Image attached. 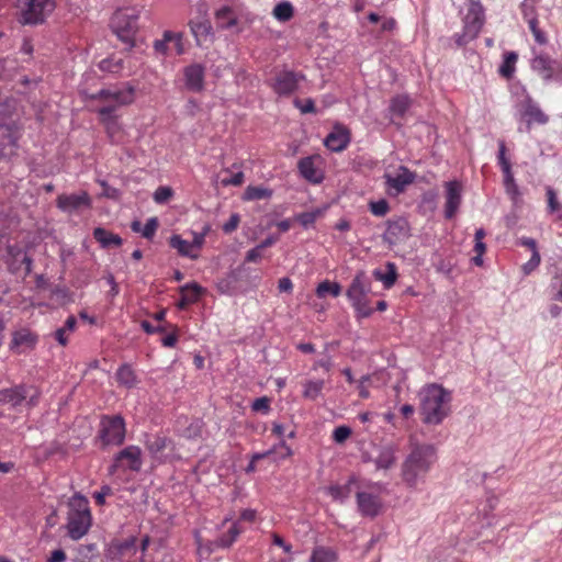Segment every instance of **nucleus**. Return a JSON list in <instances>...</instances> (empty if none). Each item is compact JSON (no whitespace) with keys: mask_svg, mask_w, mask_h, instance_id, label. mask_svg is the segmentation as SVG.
Returning <instances> with one entry per match:
<instances>
[{"mask_svg":"<svg viewBox=\"0 0 562 562\" xmlns=\"http://www.w3.org/2000/svg\"><path fill=\"white\" fill-rule=\"evenodd\" d=\"M436 459V448L432 445H413L401 469L405 484L409 487H416L420 482H424Z\"/></svg>","mask_w":562,"mask_h":562,"instance_id":"1","label":"nucleus"},{"mask_svg":"<svg viewBox=\"0 0 562 562\" xmlns=\"http://www.w3.org/2000/svg\"><path fill=\"white\" fill-rule=\"evenodd\" d=\"M422 420L428 425H439L449 414L450 393L441 385L429 384L418 392Z\"/></svg>","mask_w":562,"mask_h":562,"instance_id":"2","label":"nucleus"},{"mask_svg":"<svg viewBox=\"0 0 562 562\" xmlns=\"http://www.w3.org/2000/svg\"><path fill=\"white\" fill-rule=\"evenodd\" d=\"M92 99L101 101V105L97 110L100 120H109V117L119 116L117 110L121 106L128 105L134 101V88L127 86L122 89H101L92 95Z\"/></svg>","mask_w":562,"mask_h":562,"instance_id":"3","label":"nucleus"},{"mask_svg":"<svg viewBox=\"0 0 562 562\" xmlns=\"http://www.w3.org/2000/svg\"><path fill=\"white\" fill-rule=\"evenodd\" d=\"M140 12L139 7H126L115 11L111 19L110 25L113 33L130 48L134 46Z\"/></svg>","mask_w":562,"mask_h":562,"instance_id":"4","label":"nucleus"},{"mask_svg":"<svg viewBox=\"0 0 562 562\" xmlns=\"http://www.w3.org/2000/svg\"><path fill=\"white\" fill-rule=\"evenodd\" d=\"M92 522L88 501L76 495L69 502L67 530L72 540L81 539L89 531Z\"/></svg>","mask_w":562,"mask_h":562,"instance_id":"5","label":"nucleus"},{"mask_svg":"<svg viewBox=\"0 0 562 562\" xmlns=\"http://www.w3.org/2000/svg\"><path fill=\"white\" fill-rule=\"evenodd\" d=\"M465 10L462 34H456L454 40L458 46H463L474 40L484 24V9L479 0H462Z\"/></svg>","mask_w":562,"mask_h":562,"instance_id":"6","label":"nucleus"},{"mask_svg":"<svg viewBox=\"0 0 562 562\" xmlns=\"http://www.w3.org/2000/svg\"><path fill=\"white\" fill-rule=\"evenodd\" d=\"M19 22L23 25H41L56 8L55 0H16Z\"/></svg>","mask_w":562,"mask_h":562,"instance_id":"7","label":"nucleus"},{"mask_svg":"<svg viewBox=\"0 0 562 562\" xmlns=\"http://www.w3.org/2000/svg\"><path fill=\"white\" fill-rule=\"evenodd\" d=\"M370 289L371 282L369 278L363 271H360L356 274L346 292V295L351 302V305L355 308L358 317H369L373 313V310L369 305L367 297Z\"/></svg>","mask_w":562,"mask_h":562,"instance_id":"8","label":"nucleus"},{"mask_svg":"<svg viewBox=\"0 0 562 562\" xmlns=\"http://www.w3.org/2000/svg\"><path fill=\"white\" fill-rule=\"evenodd\" d=\"M40 392L32 385L16 384L11 387L0 389V405H10L16 408L24 402L29 408L37 405Z\"/></svg>","mask_w":562,"mask_h":562,"instance_id":"9","label":"nucleus"},{"mask_svg":"<svg viewBox=\"0 0 562 562\" xmlns=\"http://www.w3.org/2000/svg\"><path fill=\"white\" fill-rule=\"evenodd\" d=\"M125 422L121 415L102 416L98 437L103 446H121L125 440Z\"/></svg>","mask_w":562,"mask_h":562,"instance_id":"10","label":"nucleus"},{"mask_svg":"<svg viewBox=\"0 0 562 562\" xmlns=\"http://www.w3.org/2000/svg\"><path fill=\"white\" fill-rule=\"evenodd\" d=\"M137 551V539L132 536L112 540L105 549V557L112 562H146L143 557L133 560Z\"/></svg>","mask_w":562,"mask_h":562,"instance_id":"11","label":"nucleus"},{"mask_svg":"<svg viewBox=\"0 0 562 562\" xmlns=\"http://www.w3.org/2000/svg\"><path fill=\"white\" fill-rule=\"evenodd\" d=\"M531 68L546 81L555 80L562 82V65L547 55L535 56Z\"/></svg>","mask_w":562,"mask_h":562,"instance_id":"12","label":"nucleus"},{"mask_svg":"<svg viewBox=\"0 0 562 562\" xmlns=\"http://www.w3.org/2000/svg\"><path fill=\"white\" fill-rule=\"evenodd\" d=\"M411 236L409 223L404 217L390 218L386 222V229L383 240L389 245H396L405 241Z\"/></svg>","mask_w":562,"mask_h":562,"instance_id":"13","label":"nucleus"},{"mask_svg":"<svg viewBox=\"0 0 562 562\" xmlns=\"http://www.w3.org/2000/svg\"><path fill=\"white\" fill-rule=\"evenodd\" d=\"M303 79L304 76L301 74L283 70L276 75L271 87L279 95H290L297 89L299 82Z\"/></svg>","mask_w":562,"mask_h":562,"instance_id":"14","label":"nucleus"},{"mask_svg":"<svg viewBox=\"0 0 562 562\" xmlns=\"http://www.w3.org/2000/svg\"><path fill=\"white\" fill-rule=\"evenodd\" d=\"M146 447L150 456L159 462H165L175 449L172 440L165 436H148Z\"/></svg>","mask_w":562,"mask_h":562,"instance_id":"15","label":"nucleus"},{"mask_svg":"<svg viewBox=\"0 0 562 562\" xmlns=\"http://www.w3.org/2000/svg\"><path fill=\"white\" fill-rule=\"evenodd\" d=\"M57 207L66 213H74L81 209H89L91 206V199L87 192L60 194L57 200Z\"/></svg>","mask_w":562,"mask_h":562,"instance_id":"16","label":"nucleus"},{"mask_svg":"<svg viewBox=\"0 0 562 562\" xmlns=\"http://www.w3.org/2000/svg\"><path fill=\"white\" fill-rule=\"evenodd\" d=\"M140 449L136 446H128L125 449L121 450L114 463L110 468V472L114 473L120 467L126 462V468L132 471H139L142 468V459H140Z\"/></svg>","mask_w":562,"mask_h":562,"instance_id":"17","label":"nucleus"},{"mask_svg":"<svg viewBox=\"0 0 562 562\" xmlns=\"http://www.w3.org/2000/svg\"><path fill=\"white\" fill-rule=\"evenodd\" d=\"M38 337L36 334L31 331L27 328H21L12 334V339L10 342V349L16 353H22L27 350H32L35 348L37 344Z\"/></svg>","mask_w":562,"mask_h":562,"instance_id":"18","label":"nucleus"},{"mask_svg":"<svg viewBox=\"0 0 562 562\" xmlns=\"http://www.w3.org/2000/svg\"><path fill=\"white\" fill-rule=\"evenodd\" d=\"M357 504L361 515L371 518L378 516L382 507L380 497L367 492L357 493Z\"/></svg>","mask_w":562,"mask_h":562,"instance_id":"19","label":"nucleus"},{"mask_svg":"<svg viewBox=\"0 0 562 562\" xmlns=\"http://www.w3.org/2000/svg\"><path fill=\"white\" fill-rule=\"evenodd\" d=\"M461 186L457 181L446 183L445 216L452 218L461 204Z\"/></svg>","mask_w":562,"mask_h":562,"instance_id":"20","label":"nucleus"},{"mask_svg":"<svg viewBox=\"0 0 562 562\" xmlns=\"http://www.w3.org/2000/svg\"><path fill=\"white\" fill-rule=\"evenodd\" d=\"M385 183L390 190L394 191V194H398L405 190V188L414 181V175L407 168L401 167L395 176L385 175Z\"/></svg>","mask_w":562,"mask_h":562,"instance_id":"21","label":"nucleus"},{"mask_svg":"<svg viewBox=\"0 0 562 562\" xmlns=\"http://www.w3.org/2000/svg\"><path fill=\"white\" fill-rule=\"evenodd\" d=\"M186 87L194 92H199L204 87V68L200 64H193L184 69Z\"/></svg>","mask_w":562,"mask_h":562,"instance_id":"22","label":"nucleus"},{"mask_svg":"<svg viewBox=\"0 0 562 562\" xmlns=\"http://www.w3.org/2000/svg\"><path fill=\"white\" fill-rule=\"evenodd\" d=\"M521 115L526 119L528 125L532 122L544 124L548 122V116L541 111L536 102L531 98H526L521 104Z\"/></svg>","mask_w":562,"mask_h":562,"instance_id":"23","label":"nucleus"},{"mask_svg":"<svg viewBox=\"0 0 562 562\" xmlns=\"http://www.w3.org/2000/svg\"><path fill=\"white\" fill-rule=\"evenodd\" d=\"M349 142V133L344 128H339L329 133L325 138L324 144L329 150L339 153L348 146Z\"/></svg>","mask_w":562,"mask_h":562,"instance_id":"24","label":"nucleus"},{"mask_svg":"<svg viewBox=\"0 0 562 562\" xmlns=\"http://www.w3.org/2000/svg\"><path fill=\"white\" fill-rule=\"evenodd\" d=\"M189 26L191 33L196 40L198 45H201L205 42L211 35L212 25L211 22L206 18L191 20L189 22Z\"/></svg>","mask_w":562,"mask_h":562,"instance_id":"25","label":"nucleus"},{"mask_svg":"<svg viewBox=\"0 0 562 562\" xmlns=\"http://www.w3.org/2000/svg\"><path fill=\"white\" fill-rule=\"evenodd\" d=\"M93 238L100 244L102 248L120 247L123 244V239L111 233L103 227H97L93 229Z\"/></svg>","mask_w":562,"mask_h":562,"instance_id":"26","label":"nucleus"},{"mask_svg":"<svg viewBox=\"0 0 562 562\" xmlns=\"http://www.w3.org/2000/svg\"><path fill=\"white\" fill-rule=\"evenodd\" d=\"M4 119H5V106L3 103L0 102V130H4L3 134L8 135V142L5 144H3L1 147V155L3 157H11L15 154V149L18 147L16 138L12 136L9 127L4 126Z\"/></svg>","mask_w":562,"mask_h":562,"instance_id":"27","label":"nucleus"},{"mask_svg":"<svg viewBox=\"0 0 562 562\" xmlns=\"http://www.w3.org/2000/svg\"><path fill=\"white\" fill-rule=\"evenodd\" d=\"M396 462V448L394 446H385L381 448L378 457L374 459L376 469L389 470Z\"/></svg>","mask_w":562,"mask_h":562,"instance_id":"28","label":"nucleus"},{"mask_svg":"<svg viewBox=\"0 0 562 562\" xmlns=\"http://www.w3.org/2000/svg\"><path fill=\"white\" fill-rule=\"evenodd\" d=\"M299 170L303 178L306 180L313 182V183H319L322 181V176L317 168L314 165V160L312 157H305L302 158L299 161Z\"/></svg>","mask_w":562,"mask_h":562,"instance_id":"29","label":"nucleus"},{"mask_svg":"<svg viewBox=\"0 0 562 562\" xmlns=\"http://www.w3.org/2000/svg\"><path fill=\"white\" fill-rule=\"evenodd\" d=\"M169 245L177 249L180 256L189 257L191 259L198 258V255L192 252L193 247L191 241L182 239L179 235H172L169 239Z\"/></svg>","mask_w":562,"mask_h":562,"instance_id":"30","label":"nucleus"},{"mask_svg":"<svg viewBox=\"0 0 562 562\" xmlns=\"http://www.w3.org/2000/svg\"><path fill=\"white\" fill-rule=\"evenodd\" d=\"M547 210L548 213L557 216L558 220L562 218V203L558 200L557 192L553 188L547 187Z\"/></svg>","mask_w":562,"mask_h":562,"instance_id":"31","label":"nucleus"},{"mask_svg":"<svg viewBox=\"0 0 562 562\" xmlns=\"http://www.w3.org/2000/svg\"><path fill=\"white\" fill-rule=\"evenodd\" d=\"M216 23L222 29H228L236 24V16L229 7H223L215 12Z\"/></svg>","mask_w":562,"mask_h":562,"instance_id":"32","label":"nucleus"},{"mask_svg":"<svg viewBox=\"0 0 562 562\" xmlns=\"http://www.w3.org/2000/svg\"><path fill=\"white\" fill-rule=\"evenodd\" d=\"M324 380H308L303 384V396L307 400L315 401L324 389Z\"/></svg>","mask_w":562,"mask_h":562,"instance_id":"33","label":"nucleus"},{"mask_svg":"<svg viewBox=\"0 0 562 562\" xmlns=\"http://www.w3.org/2000/svg\"><path fill=\"white\" fill-rule=\"evenodd\" d=\"M411 106V99L407 95H396L391 100L390 112L395 116H403Z\"/></svg>","mask_w":562,"mask_h":562,"instance_id":"34","label":"nucleus"},{"mask_svg":"<svg viewBox=\"0 0 562 562\" xmlns=\"http://www.w3.org/2000/svg\"><path fill=\"white\" fill-rule=\"evenodd\" d=\"M97 554V546L94 543L91 544H80L77 548V552L72 562H93V558Z\"/></svg>","mask_w":562,"mask_h":562,"instance_id":"35","label":"nucleus"},{"mask_svg":"<svg viewBox=\"0 0 562 562\" xmlns=\"http://www.w3.org/2000/svg\"><path fill=\"white\" fill-rule=\"evenodd\" d=\"M374 276L378 280L382 281L386 289H390L396 281L397 272L396 267L392 262H387L386 272H381L379 270L374 271Z\"/></svg>","mask_w":562,"mask_h":562,"instance_id":"36","label":"nucleus"},{"mask_svg":"<svg viewBox=\"0 0 562 562\" xmlns=\"http://www.w3.org/2000/svg\"><path fill=\"white\" fill-rule=\"evenodd\" d=\"M116 379L120 384L126 387H132L136 384V375L133 369L127 364H123L119 368Z\"/></svg>","mask_w":562,"mask_h":562,"instance_id":"37","label":"nucleus"},{"mask_svg":"<svg viewBox=\"0 0 562 562\" xmlns=\"http://www.w3.org/2000/svg\"><path fill=\"white\" fill-rule=\"evenodd\" d=\"M341 293V286L337 282H330L328 280H325L321 282L316 288V295L318 297H324L327 294L333 295L334 297L339 296Z\"/></svg>","mask_w":562,"mask_h":562,"instance_id":"38","label":"nucleus"},{"mask_svg":"<svg viewBox=\"0 0 562 562\" xmlns=\"http://www.w3.org/2000/svg\"><path fill=\"white\" fill-rule=\"evenodd\" d=\"M293 14V5L288 1L278 3L273 9V16L280 22H286L291 20Z\"/></svg>","mask_w":562,"mask_h":562,"instance_id":"39","label":"nucleus"},{"mask_svg":"<svg viewBox=\"0 0 562 562\" xmlns=\"http://www.w3.org/2000/svg\"><path fill=\"white\" fill-rule=\"evenodd\" d=\"M241 532V529L239 527V525L237 522L233 524L229 529L227 530V532L223 533L218 540H217V543L220 547H223V548H228L231 547L235 540L237 539V537L240 535Z\"/></svg>","mask_w":562,"mask_h":562,"instance_id":"40","label":"nucleus"},{"mask_svg":"<svg viewBox=\"0 0 562 562\" xmlns=\"http://www.w3.org/2000/svg\"><path fill=\"white\" fill-rule=\"evenodd\" d=\"M337 555L335 551L328 548H316L310 559V562H336Z\"/></svg>","mask_w":562,"mask_h":562,"instance_id":"41","label":"nucleus"},{"mask_svg":"<svg viewBox=\"0 0 562 562\" xmlns=\"http://www.w3.org/2000/svg\"><path fill=\"white\" fill-rule=\"evenodd\" d=\"M351 484H352V481H349L345 485H333L328 488V494L333 497V499L342 503L351 494Z\"/></svg>","mask_w":562,"mask_h":562,"instance_id":"42","label":"nucleus"},{"mask_svg":"<svg viewBox=\"0 0 562 562\" xmlns=\"http://www.w3.org/2000/svg\"><path fill=\"white\" fill-rule=\"evenodd\" d=\"M272 195V191L262 187L249 186L244 192V200L254 201L268 199Z\"/></svg>","mask_w":562,"mask_h":562,"instance_id":"43","label":"nucleus"},{"mask_svg":"<svg viewBox=\"0 0 562 562\" xmlns=\"http://www.w3.org/2000/svg\"><path fill=\"white\" fill-rule=\"evenodd\" d=\"M517 54L508 52L504 56V61L499 67V74L505 78H510L515 71V63L517 61Z\"/></svg>","mask_w":562,"mask_h":562,"instance_id":"44","label":"nucleus"},{"mask_svg":"<svg viewBox=\"0 0 562 562\" xmlns=\"http://www.w3.org/2000/svg\"><path fill=\"white\" fill-rule=\"evenodd\" d=\"M202 291H203V289L198 283L193 282V283H188V284L181 286L180 295L186 297L187 301H189L191 303H195L199 300Z\"/></svg>","mask_w":562,"mask_h":562,"instance_id":"45","label":"nucleus"},{"mask_svg":"<svg viewBox=\"0 0 562 562\" xmlns=\"http://www.w3.org/2000/svg\"><path fill=\"white\" fill-rule=\"evenodd\" d=\"M166 40H170V44H172V48L176 50L177 55L184 54V45H183V35L182 33H175L171 31H165Z\"/></svg>","mask_w":562,"mask_h":562,"instance_id":"46","label":"nucleus"},{"mask_svg":"<svg viewBox=\"0 0 562 562\" xmlns=\"http://www.w3.org/2000/svg\"><path fill=\"white\" fill-rule=\"evenodd\" d=\"M540 261H541V257H540L538 249H533V251H531L530 259L521 267L524 274L528 276L532 271H535L538 268V266L540 265Z\"/></svg>","mask_w":562,"mask_h":562,"instance_id":"47","label":"nucleus"},{"mask_svg":"<svg viewBox=\"0 0 562 562\" xmlns=\"http://www.w3.org/2000/svg\"><path fill=\"white\" fill-rule=\"evenodd\" d=\"M528 25H529V29L531 31V33L533 34V37H535V41L537 43H539L540 45H543L547 43V36L546 34L538 27V20L536 16H531L529 20H528Z\"/></svg>","mask_w":562,"mask_h":562,"instance_id":"48","label":"nucleus"},{"mask_svg":"<svg viewBox=\"0 0 562 562\" xmlns=\"http://www.w3.org/2000/svg\"><path fill=\"white\" fill-rule=\"evenodd\" d=\"M122 59L115 60L113 58H106L100 61L99 67L103 71L117 72L122 69Z\"/></svg>","mask_w":562,"mask_h":562,"instance_id":"49","label":"nucleus"},{"mask_svg":"<svg viewBox=\"0 0 562 562\" xmlns=\"http://www.w3.org/2000/svg\"><path fill=\"white\" fill-rule=\"evenodd\" d=\"M389 203L383 199L370 203V211L375 216H384L389 212Z\"/></svg>","mask_w":562,"mask_h":562,"instance_id":"50","label":"nucleus"},{"mask_svg":"<svg viewBox=\"0 0 562 562\" xmlns=\"http://www.w3.org/2000/svg\"><path fill=\"white\" fill-rule=\"evenodd\" d=\"M158 225L159 224H158L157 217L148 218L146 224L143 227L142 236L147 238V239H150L155 235V233H156V231L158 228Z\"/></svg>","mask_w":562,"mask_h":562,"instance_id":"51","label":"nucleus"},{"mask_svg":"<svg viewBox=\"0 0 562 562\" xmlns=\"http://www.w3.org/2000/svg\"><path fill=\"white\" fill-rule=\"evenodd\" d=\"M172 190L169 187H159L154 193V200L156 203L162 204L172 196Z\"/></svg>","mask_w":562,"mask_h":562,"instance_id":"52","label":"nucleus"},{"mask_svg":"<svg viewBox=\"0 0 562 562\" xmlns=\"http://www.w3.org/2000/svg\"><path fill=\"white\" fill-rule=\"evenodd\" d=\"M351 435V429L350 427L348 426H339L337 428H335L334 432H333V439L337 442V443H342L344 441H346Z\"/></svg>","mask_w":562,"mask_h":562,"instance_id":"53","label":"nucleus"},{"mask_svg":"<svg viewBox=\"0 0 562 562\" xmlns=\"http://www.w3.org/2000/svg\"><path fill=\"white\" fill-rule=\"evenodd\" d=\"M117 117L119 116H113L109 117V120H100V122L105 126V130L111 138H114L115 133H117L120 130Z\"/></svg>","mask_w":562,"mask_h":562,"instance_id":"54","label":"nucleus"},{"mask_svg":"<svg viewBox=\"0 0 562 562\" xmlns=\"http://www.w3.org/2000/svg\"><path fill=\"white\" fill-rule=\"evenodd\" d=\"M251 408L255 412L267 414L270 409V401L266 396L258 397L252 402Z\"/></svg>","mask_w":562,"mask_h":562,"instance_id":"55","label":"nucleus"},{"mask_svg":"<svg viewBox=\"0 0 562 562\" xmlns=\"http://www.w3.org/2000/svg\"><path fill=\"white\" fill-rule=\"evenodd\" d=\"M113 494L112 488L109 485H103L100 491L93 493V498L97 505L102 506L105 504V497Z\"/></svg>","mask_w":562,"mask_h":562,"instance_id":"56","label":"nucleus"},{"mask_svg":"<svg viewBox=\"0 0 562 562\" xmlns=\"http://www.w3.org/2000/svg\"><path fill=\"white\" fill-rule=\"evenodd\" d=\"M318 212H304L297 215V221L303 227H308L317 218Z\"/></svg>","mask_w":562,"mask_h":562,"instance_id":"57","label":"nucleus"},{"mask_svg":"<svg viewBox=\"0 0 562 562\" xmlns=\"http://www.w3.org/2000/svg\"><path fill=\"white\" fill-rule=\"evenodd\" d=\"M244 180H245L244 172L238 171L235 175H233L231 178L222 179V184L224 187H228V186L238 187L244 183Z\"/></svg>","mask_w":562,"mask_h":562,"instance_id":"58","label":"nucleus"},{"mask_svg":"<svg viewBox=\"0 0 562 562\" xmlns=\"http://www.w3.org/2000/svg\"><path fill=\"white\" fill-rule=\"evenodd\" d=\"M240 222V216L237 213L231 215L229 220L223 225V231L226 234H231L237 229Z\"/></svg>","mask_w":562,"mask_h":562,"instance_id":"59","label":"nucleus"},{"mask_svg":"<svg viewBox=\"0 0 562 562\" xmlns=\"http://www.w3.org/2000/svg\"><path fill=\"white\" fill-rule=\"evenodd\" d=\"M486 250V246L483 241H475V245H474V251L476 252V256H474L472 258V262L475 265V266H482L483 265V254L485 252Z\"/></svg>","mask_w":562,"mask_h":562,"instance_id":"60","label":"nucleus"},{"mask_svg":"<svg viewBox=\"0 0 562 562\" xmlns=\"http://www.w3.org/2000/svg\"><path fill=\"white\" fill-rule=\"evenodd\" d=\"M535 5H536V0H525L521 3V11H522L524 18L527 22L531 16H536Z\"/></svg>","mask_w":562,"mask_h":562,"instance_id":"61","label":"nucleus"},{"mask_svg":"<svg viewBox=\"0 0 562 562\" xmlns=\"http://www.w3.org/2000/svg\"><path fill=\"white\" fill-rule=\"evenodd\" d=\"M294 104L301 110L302 113H314L316 111L314 101L312 99H306L304 103L301 100L295 99Z\"/></svg>","mask_w":562,"mask_h":562,"instance_id":"62","label":"nucleus"},{"mask_svg":"<svg viewBox=\"0 0 562 562\" xmlns=\"http://www.w3.org/2000/svg\"><path fill=\"white\" fill-rule=\"evenodd\" d=\"M71 333H68V330L63 326L57 328L54 331V338L58 341L59 345L66 346L68 344V339Z\"/></svg>","mask_w":562,"mask_h":562,"instance_id":"63","label":"nucleus"},{"mask_svg":"<svg viewBox=\"0 0 562 562\" xmlns=\"http://www.w3.org/2000/svg\"><path fill=\"white\" fill-rule=\"evenodd\" d=\"M169 44H170V40H166L165 33H164L161 40L155 41L154 48H155L156 53L161 54V55H167L168 50H169Z\"/></svg>","mask_w":562,"mask_h":562,"instance_id":"64","label":"nucleus"}]
</instances>
